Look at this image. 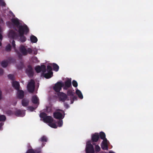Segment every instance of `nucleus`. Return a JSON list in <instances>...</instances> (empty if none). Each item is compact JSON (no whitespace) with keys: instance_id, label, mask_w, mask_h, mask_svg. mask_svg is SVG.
Instances as JSON below:
<instances>
[{"instance_id":"nucleus-10","label":"nucleus","mask_w":153,"mask_h":153,"mask_svg":"<svg viewBox=\"0 0 153 153\" xmlns=\"http://www.w3.org/2000/svg\"><path fill=\"white\" fill-rule=\"evenodd\" d=\"M53 116L54 118L59 120H62L64 117V115H63L62 113L59 112H54Z\"/></svg>"},{"instance_id":"nucleus-28","label":"nucleus","mask_w":153,"mask_h":153,"mask_svg":"<svg viewBox=\"0 0 153 153\" xmlns=\"http://www.w3.org/2000/svg\"><path fill=\"white\" fill-rule=\"evenodd\" d=\"M99 137L101 139H104L105 138V133L102 131H101L100 133Z\"/></svg>"},{"instance_id":"nucleus-56","label":"nucleus","mask_w":153,"mask_h":153,"mask_svg":"<svg viewBox=\"0 0 153 153\" xmlns=\"http://www.w3.org/2000/svg\"><path fill=\"white\" fill-rule=\"evenodd\" d=\"M48 108L47 107V109L48 111Z\"/></svg>"},{"instance_id":"nucleus-51","label":"nucleus","mask_w":153,"mask_h":153,"mask_svg":"<svg viewBox=\"0 0 153 153\" xmlns=\"http://www.w3.org/2000/svg\"><path fill=\"white\" fill-rule=\"evenodd\" d=\"M34 53L35 55L37 53V51H35L34 52Z\"/></svg>"},{"instance_id":"nucleus-43","label":"nucleus","mask_w":153,"mask_h":153,"mask_svg":"<svg viewBox=\"0 0 153 153\" xmlns=\"http://www.w3.org/2000/svg\"><path fill=\"white\" fill-rule=\"evenodd\" d=\"M32 50L30 48H27V53H28L29 54H30L32 52Z\"/></svg>"},{"instance_id":"nucleus-42","label":"nucleus","mask_w":153,"mask_h":153,"mask_svg":"<svg viewBox=\"0 0 153 153\" xmlns=\"http://www.w3.org/2000/svg\"><path fill=\"white\" fill-rule=\"evenodd\" d=\"M15 51H16V52L17 53V54L18 55L19 58L20 59H21L22 58V55L18 51L16 50H15Z\"/></svg>"},{"instance_id":"nucleus-21","label":"nucleus","mask_w":153,"mask_h":153,"mask_svg":"<svg viewBox=\"0 0 153 153\" xmlns=\"http://www.w3.org/2000/svg\"><path fill=\"white\" fill-rule=\"evenodd\" d=\"M76 93L78 95V97L81 99L83 98V96L81 92L79 89H77L76 91Z\"/></svg>"},{"instance_id":"nucleus-36","label":"nucleus","mask_w":153,"mask_h":153,"mask_svg":"<svg viewBox=\"0 0 153 153\" xmlns=\"http://www.w3.org/2000/svg\"><path fill=\"white\" fill-rule=\"evenodd\" d=\"M52 68L50 65H48L47 67V71L48 72H53L52 71Z\"/></svg>"},{"instance_id":"nucleus-44","label":"nucleus","mask_w":153,"mask_h":153,"mask_svg":"<svg viewBox=\"0 0 153 153\" xmlns=\"http://www.w3.org/2000/svg\"><path fill=\"white\" fill-rule=\"evenodd\" d=\"M36 108V107L34 108L32 106H29L28 108L31 111H33V110Z\"/></svg>"},{"instance_id":"nucleus-6","label":"nucleus","mask_w":153,"mask_h":153,"mask_svg":"<svg viewBox=\"0 0 153 153\" xmlns=\"http://www.w3.org/2000/svg\"><path fill=\"white\" fill-rule=\"evenodd\" d=\"M85 151L86 153H94L93 146L90 142L87 143Z\"/></svg>"},{"instance_id":"nucleus-39","label":"nucleus","mask_w":153,"mask_h":153,"mask_svg":"<svg viewBox=\"0 0 153 153\" xmlns=\"http://www.w3.org/2000/svg\"><path fill=\"white\" fill-rule=\"evenodd\" d=\"M26 153H36L35 151L33 149H29Z\"/></svg>"},{"instance_id":"nucleus-33","label":"nucleus","mask_w":153,"mask_h":153,"mask_svg":"<svg viewBox=\"0 0 153 153\" xmlns=\"http://www.w3.org/2000/svg\"><path fill=\"white\" fill-rule=\"evenodd\" d=\"M100 150V148L98 145H96L95 146V150L96 152H99Z\"/></svg>"},{"instance_id":"nucleus-32","label":"nucleus","mask_w":153,"mask_h":153,"mask_svg":"<svg viewBox=\"0 0 153 153\" xmlns=\"http://www.w3.org/2000/svg\"><path fill=\"white\" fill-rule=\"evenodd\" d=\"M6 117L5 115H2L0 116V121H4L6 120Z\"/></svg>"},{"instance_id":"nucleus-12","label":"nucleus","mask_w":153,"mask_h":153,"mask_svg":"<svg viewBox=\"0 0 153 153\" xmlns=\"http://www.w3.org/2000/svg\"><path fill=\"white\" fill-rule=\"evenodd\" d=\"M20 52L24 55H26L27 54V50L25 47L23 45H21L19 48Z\"/></svg>"},{"instance_id":"nucleus-2","label":"nucleus","mask_w":153,"mask_h":153,"mask_svg":"<svg viewBox=\"0 0 153 153\" xmlns=\"http://www.w3.org/2000/svg\"><path fill=\"white\" fill-rule=\"evenodd\" d=\"M40 117L43 119V121L45 123H49L53 121V119L51 116H47V114L44 112L40 114Z\"/></svg>"},{"instance_id":"nucleus-22","label":"nucleus","mask_w":153,"mask_h":153,"mask_svg":"<svg viewBox=\"0 0 153 153\" xmlns=\"http://www.w3.org/2000/svg\"><path fill=\"white\" fill-rule=\"evenodd\" d=\"M30 40L32 43H36L38 41L37 37L34 35H32L30 36Z\"/></svg>"},{"instance_id":"nucleus-45","label":"nucleus","mask_w":153,"mask_h":153,"mask_svg":"<svg viewBox=\"0 0 153 153\" xmlns=\"http://www.w3.org/2000/svg\"><path fill=\"white\" fill-rule=\"evenodd\" d=\"M72 97L73 101H72L71 100V103H73V102L74 100H77V97L76 96H73V97Z\"/></svg>"},{"instance_id":"nucleus-15","label":"nucleus","mask_w":153,"mask_h":153,"mask_svg":"<svg viewBox=\"0 0 153 153\" xmlns=\"http://www.w3.org/2000/svg\"><path fill=\"white\" fill-rule=\"evenodd\" d=\"M6 24L7 26L9 28H14L15 30H17V29L16 28V25H15L14 23L11 21H8L6 22Z\"/></svg>"},{"instance_id":"nucleus-26","label":"nucleus","mask_w":153,"mask_h":153,"mask_svg":"<svg viewBox=\"0 0 153 153\" xmlns=\"http://www.w3.org/2000/svg\"><path fill=\"white\" fill-rule=\"evenodd\" d=\"M8 62L7 60H4L1 62V65L3 67H6L8 65Z\"/></svg>"},{"instance_id":"nucleus-18","label":"nucleus","mask_w":153,"mask_h":153,"mask_svg":"<svg viewBox=\"0 0 153 153\" xmlns=\"http://www.w3.org/2000/svg\"><path fill=\"white\" fill-rule=\"evenodd\" d=\"M42 74L45 77L46 79H49L51 78L53 75V72H48L47 73H42Z\"/></svg>"},{"instance_id":"nucleus-49","label":"nucleus","mask_w":153,"mask_h":153,"mask_svg":"<svg viewBox=\"0 0 153 153\" xmlns=\"http://www.w3.org/2000/svg\"><path fill=\"white\" fill-rule=\"evenodd\" d=\"M2 99V93L1 91L0 90V100Z\"/></svg>"},{"instance_id":"nucleus-17","label":"nucleus","mask_w":153,"mask_h":153,"mask_svg":"<svg viewBox=\"0 0 153 153\" xmlns=\"http://www.w3.org/2000/svg\"><path fill=\"white\" fill-rule=\"evenodd\" d=\"M12 85L13 87L17 90H19V88L20 85L19 83L16 81L12 82Z\"/></svg>"},{"instance_id":"nucleus-16","label":"nucleus","mask_w":153,"mask_h":153,"mask_svg":"<svg viewBox=\"0 0 153 153\" xmlns=\"http://www.w3.org/2000/svg\"><path fill=\"white\" fill-rule=\"evenodd\" d=\"M39 99L35 95L32 97V101L33 103L34 104H39Z\"/></svg>"},{"instance_id":"nucleus-24","label":"nucleus","mask_w":153,"mask_h":153,"mask_svg":"<svg viewBox=\"0 0 153 153\" xmlns=\"http://www.w3.org/2000/svg\"><path fill=\"white\" fill-rule=\"evenodd\" d=\"M52 66L53 70L56 71H57L59 70V67L57 64L55 63H53L52 64Z\"/></svg>"},{"instance_id":"nucleus-27","label":"nucleus","mask_w":153,"mask_h":153,"mask_svg":"<svg viewBox=\"0 0 153 153\" xmlns=\"http://www.w3.org/2000/svg\"><path fill=\"white\" fill-rule=\"evenodd\" d=\"M101 148L103 150H107L108 149V144L102 143Z\"/></svg>"},{"instance_id":"nucleus-41","label":"nucleus","mask_w":153,"mask_h":153,"mask_svg":"<svg viewBox=\"0 0 153 153\" xmlns=\"http://www.w3.org/2000/svg\"><path fill=\"white\" fill-rule=\"evenodd\" d=\"M6 114L8 115H10L13 114L12 111L10 110H8L6 111Z\"/></svg>"},{"instance_id":"nucleus-48","label":"nucleus","mask_w":153,"mask_h":153,"mask_svg":"<svg viewBox=\"0 0 153 153\" xmlns=\"http://www.w3.org/2000/svg\"><path fill=\"white\" fill-rule=\"evenodd\" d=\"M3 70L1 68H0V76H1L3 74Z\"/></svg>"},{"instance_id":"nucleus-53","label":"nucleus","mask_w":153,"mask_h":153,"mask_svg":"<svg viewBox=\"0 0 153 153\" xmlns=\"http://www.w3.org/2000/svg\"><path fill=\"white\" fill-rule=\"evenodd\" d=\"M59 111H62L63 113H64V111H63V110H60V109H59Z\"/></svg>"},{"instance_id":"nucleus-11","label":"nucleus","mask_w":153,"mask_h":153,"mask_svg":"<svg viewBox=\"0 0 153 153\" xmlns=\"http://www.w3.org/2000/svg\"><path fill=\"white\" fill-rule=\"evenodd\" d=\"M25 114L24 111L19 109L17 110L15 113V115L17 117H23L25 116Z\"/></svg>"},{"instance_id":"nucleus-54","label":"nucleus","mask_w":153,"mask_h":153,"mask_svg":"<svg viewBox=\"0 0 153 153\" xmlns=\"http://www.w3.org/2000/svg\"><path fill=\"white\" fill-rule=\"evenodd\" d=\"M109 153H115L113 152H109Z\"/></svg>"},{"instance_id":"nucleus-37","label":"nucleus","mask_w":153,"mask_h":153,"mask_svg":"<svg viewBox=\"0 0 153 153\" xmlns=\"http://www.w3.org/2000/svg\"><path fill=\"white\" fill-rule=\"evenodd\" d=\"M57 124L59 127H60L62 126L63 124V121L62 120H59V121L58 122Z\"/></svg>"},{"instance_id":"nucleus-4","label":"nucleus","mask_w":153,"mask_h":153,"mask_svg":"<svg viewBox=\"0 0 153 153\" xmlns=\"http://www.w3.org/2000/svg\"><path fill=\"white\" fill-rule=\"evenodd\" d=\"M35 82L34 80L32 79L27 85V89L29 92L33 93L35 89Z\"/></svg>"},{"instance_id":"nucleus-23","label":"nucleus","mask_w":153,"mask_h":153,"mask_svg":"<svg viewBox=\"0 0 153 153\" xmlns=\"http://www.w3.org/2000/svg\"><path fill=\"white\" fill-rule=\"evenodd\" d=\"M48 139L46 136H42L39 140V141L43 143L44 142H47V141Z\"/></svg>"},{"instance_id":"nucleus-50","label":"nucleus","mask_w":153,"mask_h":153,"mask_svg":"<svg viewBox=\"0 0 153 153\" xmlns=\"http://www.w3.org/2000/svg\"><path fill=\"white\" fill-rule=\"evenodd\" d=\"M9 13L10 15H11L12 16H13V17L15 16V15H14V14L11 11H10Z\"/></svg>"},{"instance_id":"nucleus-25","label":"nucleus","mask_w":153,"mask_h":153,"mask_svg":"<svg viewBox=\"0 0 153 153\" xmlns=\"http://www.w3.org/2000/svg\"><path fill=\"white\" fill-rule=\"evenodd\" d=\"M20 36L19 40L22 42H25L26 40V37L24 36V35H19Z\"/></svg>"},{"instance_id":"nucleus-14","label":"nucleus","mask_w":153,"mask_h":153,"mask_svg":"<svg viewBox=\"0 0 153 153\" xmlns=\"http://www.w3.org/2000/svg\"><path fill=\"white\" fill-rule=\"evenodd\" d=\"M17 97L20 99H22L23 98L24 96V92L22 90H20L19 89L17 90Z\"/></svg>"},{"instance_id":"nucleus-46","label":"nucleus","mask_w":153,"mask_h":153,"mask_svg":"<svg viewBox=\"0 0 153 153\" xmlns=\"http://www.w3.org/2000/svg\"><path fill=\"white\" fill-rule=\"evenodd\" d=\"M102 140H103V141H102V143L107 144V140L106 138H105L104 139Z\"/></svg>"},{"instance_id":"nucleus-20","label":"nucleus","mask_w":153,"mask_h":153,"mask_svg":"<svg viewBox=\"0 0 153 153\" xmlns=\"http://www.w3.org/2000/svg\"><path fill=\"white\" fill-rule=\"evenodd\" d=\"M64 84L65 85L64 88H70L71 86V79H68L66 81Z\"/></svg>"},{"instance_id":"nucleus-30","label":"nucleus","mask_w":153,"mask_h":153,"mask_svg":"<svg viewBox=\"0 0 153 153\" xmlns=\"http://www.w3.org/2000/svg\"><path fill=\"white\" fill-rule=\"evenodd\" d=\"M11 46L10 44L7 45L5 48V50L7 51H10L11 50Z\"/></svg>"},{"instance_id":"nucleus-52","label":"nucleus","mask_w":153,"mask_h":153,"mask_svg":"<svg viewBox=\"0 0 153 153\" xmlns=\"http://www.w3.org/2000/svg\"><path fill=\"white\" fill-rule=\"evenodd\" d=\"M45 144H44V143H42V147H43V146H45Z\"/></svg>"},{"instance_id":"nucleus-3","label":"nucleus","mask_w":153,"mask_h":153,"mask_svg":"<svg viewBox=\"0 0 153 153\" xmlns=\"http://www.w3.org/2000/svg\"><path fill=\"white\" fill-rule=\"evenodd\" d=\"M64 86L62 81L58 82L56 83L53 87V90L56 92L58 93L60 92V91L62 89V87Z\"/></svg>"},{"instance_id":"nucleus-8","label":"nucleus","mask_w":153,"mask_h":153,"mask_svg":"<svg viewBox=\"0 0 153 153\" xmlns=\"http://www.w3.org/2000/svg\"><path fill=\"white\" fill-rule=\"evenodd\" d=\"M35 70L37 73L42 71V73H45L46 71V66L44 65H41L40 66L38 65L35 68Z\"/></svg>"},{"instance_id":"nucleus-34","label":"nucleus","mask_w":153,"mask_h":153,"mask_svg":"<svg viewBox=\"0 0 153 153\" xmlns=\"http://www.w3.org/2000/svg\"><path fill=\"white\" fill-rule=\"evenodd\" d=\"M8 78L10 80L13 81L15 79V77L13 75L11 74H9L8 75Z\"/></svg>"},{"instance_id":"nucleus-38","label":"nucleus","mask_w":153,"mask_h":153,"mask_svg":"<svg viewBox=\"0 0 153 153\" xmlns=\"http://www.w3.org/2000/svg\"><path fill=\"white\" fill-rule=\"evenodd\" d=\"M72 85L73 86L75 87H76L78 86V83L75 80H73L72 81Z\"/></svg>"},{"instance_id":"nucleus-29","label":"nucleus","mask_w":153,"mask_h":153,"mask_svg":"<svg viewBox=\"0 0 153 153\" xmlns=\"http://www.w3.org/2000/svg\"><path fill=\"white\" fill-rule=\"evenodd\" d=\"M48 125L49 126L53 128H57L56 125L55 123H53V122L50 123H49Z\"/></svg>"},{"instance_id":"nucleus-19","label":"nucleus","mask_w":153,"mask_h":153,"mask_svg":"<svg viewBox=\"0 0 153 153\" xmlns=\"http://www.w3.org/2000/svg\"><path fill=\"white\" fill-rule=\"evenodd\" d=\"M29 103L28 100L26 99H23L22 101V106L24 107H26L28 105Z\"/></svg>"},{"instance_id":"nucleus-9","label":"nucleus","mask_w":153,"mask_h":153,"mask_svg":"<svg viewBox=\"0 0 153 153\" xmlns=\"http://www.w3.org/2000/svg\"><path fill=\"white\" fill-rule=\"evenodd\" d=\"M8 36L9 37H10L13 39H16L18 37V35L17 33L12 30H10L9 32Z\"/></svg>"},{"instance_id":"nucleus-55","label":"nucleus","mask_w":153,"mask_h":153,"mask_svg":"<svg viewBox=\"0 0 153 153\" xmlns=\"http://www.w3.org/2000/svg\"><path fill=\"white\" fill-rule=\"evenodd\" d=\"M1 42L0 41V46H1Z\"/></svg>"},{"instance_id":"nucleus-13","label":"nucleus","mask_w":153,"mask_h":153,"mask_svg":"<svg viewBox=\"0 0 153 153\" xmlns=\"http://www.w3.org/2000/svg\"><path fill=\"white\" fill-rule=\"evenodd\" d=\"M99 139V135L98 133H96L92 135L91 140L93 142H97Z\"/></svg>"},{"instance_id":"nucleus-1","label":"nucleus","mask_w":153,"mask_h":153,"mask_svg":"<svg viewBox=\"0 0 153 153\" xmlns=\"http://www.w3.org/2000/svg\"><path fill=\"white\" fill-rule=\"evenodd\" d=\"M11 20L16 25V28H18L17 31L19 32V35H27L29 32V29L27 26L25 24L22 25L17 18H12Z\"/></svg>"},{"instance_id":"nucleus-7","label":"nucleus","mask_w":153,"mask_h":153,"mask_svg":"<svg viewBox=\"0 0 153 153\" xmlns=\"http://www.w3.org/2000/svg\"><path fill=\"white\" fill-rule=\"evenodd\" d=\"M57 95L60 101L64 102L66 100H69V99H67V95L63 92H59L58 93Z\"/></svg>"},{"instance_id":"nucleus-35","label":"nucleus","mask_w":153,"mask_h":153,"mask_svg":"<svg viewBox=\"0 0 153 153\" xmlns=\"http://www.w3.org/2000/svg\"><path fill=\"white\" fill-rule=\"evenodd\" d=\"M32 61L33 62L37 63L39 62L36 56L33 57L32 59Z\"/></svg>"},{"instance_id":"nucleus-47","label":"nucleus","mask_w":153,"mask_h":153,"mask_svg":"<svg viewBox=\"0 0 153 153\" xmlns=\"http://www.w3.org/2000/svg\"><path fill=\"white\" fill-rule=\"evenodd\" d=\"M12 45L13 48L15 49L16 48V44H15V42L14 40H13L12 42Z\"/></svg>"},{"instance_id":"nucleus-40","label":"nucleus","mask_w":153,"mask_h":153,"mask_svg":"<svg viewBox=\"0 0 153 153\" xmlns=\"http://www.w3.org/2000/svg\"><path fill=\"white\" fill-rule=\"evenodd\" d=\"M0 4L3 7H5L6 5V4L4 1L3 0H0Z\"/></svg>"},{"instance_id":"nucleus-31","label":"nucleus","mask_w":153,"mask_h":153,"mask_svg":"<svg viewBox=\"0 0 153 153\" xmlns=\"http://www.w3.org/2000/svg\"><path fill=\"white\" fill-rule=\"evenodd\" d=\"M67 94L68 96H70L71 97L73 96L74 93L71 90H69L68 91Z\"/></svg>"},{"instance_id":"nucleus-5","label":"nucleus","mask_w":153,"mask_h":153,"mask_svg":"<svg viewBox=\"0 0 153 153\" xmlns=\"http://www.w3.org/2000/svg\"><path fill=\"white\" fill-rule=\"evenodd\" d=\"M25 72L28 76L30 78L33 77L34 76V72L31 66L28 65L26 69Z\"/></svg>"}]
</instances>
